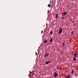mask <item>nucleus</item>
I'll use <instances>...</instances> for the list:
<instances>
[{
    "instance_id": "obj_21",
    "label": "nucleus",
    "mask_w": 78,
    "mask_h": 78,
    "mask_svg": "<svg viewBox=\"0 0 78 78\" xmlns=\"http://www.w3.org/2000/svg\"><path fill=\"white\" fill-rule=\"evenodd\" d=\"M61 1H62V0H61Z\"/></svg>"
},
{
    "instance_id": "obj_5",
    "label": "nucleus",
    "mask_w": 78,
    "mask_h": 78,
    "mask_svg": "<svg viewBox=\"0 0 78 78\" xmlns=\"http://www.w3.org/2000/svg\"><path fill=\"white\" fill-rule=\"evenodd\" d=\"M70 75H67V76H66V78H70Z\"/></svg>"
},
{
    "instance_id": "obj_6",
    "label": "nucleus",
    "mask_w": 78,
    "mask_h": 78,
    "mask_svg": "<svg viewBox=\"0 0 78 78\" xmlns=\"http://www.w3.org/2000/svg\"><path fill=\"white\" fill-rule=\"evenodd\" d=\"M63 15H67V12H65L63 13Z\"/></svg>"
},
{
    "instance_id": "obj_7",
    "label": "nucleus",
    "mask_w": 78,
    "mask_h": 78,
    "mask_svg": "<svg viewBox=\"0 0 78 78\" xmlns=\"http://www.w3.org/2000/svg\"><path fill=\"white\" fill-rule=\"evenodd\" d=\"M73 61H76V58H75L73 57Z\"/></svg>"
},
{
    "instance_id": "obj_16",
    "label": "nucleus",
    "mask_w": 78,
    "mask_h": 78,
    "mask_svg": "<svg viewBox=\"0 0 78 78\" xmlns=\"http://www.w3.org/2000/svg\"><path fill=\"white\" fill-rule=\"evenodd\" d=\"M34 71H32V72H31V73H34Z\"/></svg>"
},
{
    "instance_id": "obj_9",
    "label": "nucleus",
    "mask_w": 78,
    "mask_h": 78,
    "mask_svg": "<svg viewBox=\"0 0 78 78\" xmlns=\"http://www.w3.org/2000/svg\"><path fill=\"white\" fill-rule=\"evenodd\" d=\"M64 45H65V43L63 42V44H62V46L63 47H64Z\"/></svg>"
},
{
    "instance_id": "obj_3",
    "label": "nucleus",
    "mask_w": 78,
    "mask_h": 78,
    "mask_svg": "<svg viewBox=\"0 0 78 78\" xmlns=\"http://www.w3.org/2000/svg\"><path fill=\"white\" fill-rule=\"evenodd\" d=\"M48 55H49V54L47 53L46 54H45V56H44V58H46V57H47V56H48Z\"/></svg>"
},
{
    "instance_id": "obj_12",
    "label": "nucleus",
    "mask_w": 78,
    "mask_h": 78,
    "mask_svg": "<svg viewBox=\"0 0 78 78\" xmlns=\"http://www.w3.org/2000/svg\"><path fill=\"white\" fill-rule=\"evenodd\" d=\"M48 7H49V8H50L51 6L50 5V4H48Z\"/></svg>"
},
{
    "instance_id": "obj_14",
    "label": "nucleus",
    "mask_w": 78,
    "mask_h": 78,
    "mask_svg": "<svg viewBox=\"0 0 78 78\" xmlns=\"http://www.w3.org/2000/svg\"><path fill=\"white\" fill-rule=\"evenodd\" d=\"M45 64H48V62L47 61L45 63Z\"/></svg>"
},
{
    "instance_id": "obj_11",
    "label": "nucleus",
    "mask_w": 78,
    "mask_h": 78,
    "mask_svg": "<svg viewBox=\"0 0 78 78\" xmlns=\"http://www.w3.org/2000/svg\"><path fill=\"white\" fill-rule=\"evenodd\" d=\"M71 34H73H73L74 33V32L73 31H72L71 33Z\"/></svg>"
},
{
    "instance_id": "obj_1",
    "label": "nucleus",
    "mask_w": 78,
    "mask_h": 78,
    "mask_svg": "<svg viewBox=\"0 0 78 78\" xmlns=\"http://www.w3.org/2000/svg\"><path fill=\"white\" fill-rule=\"evenodd\" d=\"M62 31V28H60L59 29L58 34H61Z\"/></svg>"
},
{
    "instance_id": "obj_17",
    "label": "nucleus",
    "mask_w": 78,
    "mask_h": 78,
    "mask_svg": "<svg viewBox=\"0 0 78 78\" xmlns=\"http://www.w3.org/2000/svg\"><path fill=\"white\" fill-rule=\"evenodd\" d=\"M50 34H52V31H51V32H50Z\"/></svg>"
},
{
    "instance_id": "obj_20",
    "label": "nucleus",
    "mask_w": 78,
    "mask_h": 78,
    "mask_svg": "<svg viewBox=\"0 0 78 78\" xmlns=\"http://www.w3.org/2000/svg\"><path fill=\"white\" fill-rule=\"evenodd\" d=\"M62 52H61V54H62Z\"/></svg>"
},
{
    "instance_id": "obj_10",
    "label": "nucleus",
    "mask_w": 78,
    "mask_h": 78,
    "mask_svg": "<svg viewBox=\"0 0 78 78\" xmlns=\"http://www.w3.org/2000/svg\"><path fill=\"white\" fill-rule=\"evenodd\" d=\"M52 41H53V39H51L50 41V42H52Z\"/></svg>"
},
{
    "instance_id": "obj_2",
    "label": "nucleus",
    "mask_w": 78,
    "mask_h": 78,
    "mask_svg": "<svg viewBox=\"0 0 78 78\" xmlns=\"http://www.w3.org/2000/svg\"><path fill=\"white\" fill-rule=\"evenodd\" d=\"M58 76V73H54V77H57Z\"/></svg>"
},
{
    "instance_id": "obj_4",
    "label": "nucleus",
    "mask_w": 78,
    "mask_h": 78,
    "mask_svg": "<svg viewBox=\"0 0 78 78\" xmlns=\"http://www.w3.org/2000/svg\"><path fill=\"white\" fill-rule=\"evenodd\" d=\"M73 56L74 58H75V57H76L77 56V54L75 53L74 54Z\"/></svg>"
},
{
    "instance_id": "obj_19",
    "label": "nucleus",
    "mask_w": 78,
    "mask_h": 78,
    "mask_svg": "<svg viewBox=\"0 0 78 78\" xmlns=\"http://www.w3.org/2000/svg\"><path fill=\"white\" fill-rule=\"evenodd\" d=\"M62 19H64V17H63L62 18Z\"/></svg>"
},
{
    "instance_id": "obj_8",
    "label": "nucleus",
    "mask_w": 78,
    "mask_h": 78,
    "mask_svg": "<svg viewBox=\"0 0 78 78\" xmlns=\"http://www.w3.org/2000/svg\"><path fill=\"white\" fill-rule=\"evenodd\" d=\"M58 14H57L56 15L55 19H57V18L58 17Z\"/></svg>"
},
{
    "instance_id": "obj_15",
    "label": "nucleus",
    "mask_w": 78,
    "mask_h": 78,
    "mask_svg": "<svg viewBox=\"0 0 78 78\" xmlns=\"http://www.w3.org/2000/svg\"><path fill=\"white\" fill-rule=\"evenodd\" d=\"M73 73V70L72 69L71 71V73Z\"/></svg>"
},
{
    "instance_id": "obj_18",
    "label": "nucleus",
    "mask_w": 78,
    "mask_h": 78,
    "mask_svg": "<svg viewBox=\"0 0 78 78\" xmlns=\"http://www.w3.org/2000/svg\"><path fill=\"white\" fill-rule=\"evenodd\" d=\"M48 63H50V62H51V61H48Z\"/></svg>"
},
{
    "instance_id": "obj_13",
    "label": "nucleus",
    "mask_w": 78,
    "mask_h": 78,
    "mask_svg": "<svg viewBox=\"0 0 78 78\" xmlns=\"http://www.w3.org/2000/svg\"><path fill=\"white\" fill-rule=\"evenodd\" d=\"M47 40H45V41H44V43H46L47 42Z\"/></svg>"
}]
</instances>
